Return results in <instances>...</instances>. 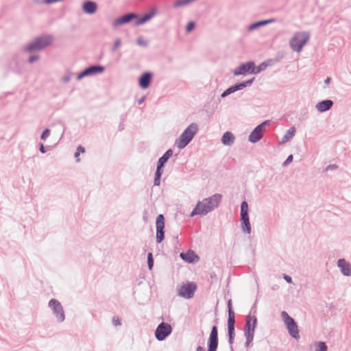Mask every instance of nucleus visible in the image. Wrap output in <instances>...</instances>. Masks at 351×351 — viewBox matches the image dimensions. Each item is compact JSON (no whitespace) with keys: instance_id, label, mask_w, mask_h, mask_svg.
Masks as SVG:
<instances>
[{"instance_id":"obj_1","label":"nucleus","mask_w":351,"mask_h":351,"mask_svg":"<svg viewBox=\"0 0 351 351\" xmlns=\"http://www.w3.org/2000/svg\"><path fill=\"white\" fill-rule=\"evenodd\" d=\"M221 195L215 193L209 197L203 199L202 201H198L195 207L191 211L190 217H193L196 215H207L218 207L221 201Z\"/></svg>"},{"instance_id":"obj_2","label":"nucleus","mask_w":351,"mask_h":351,"mask_svg":"<svg viewBox=\"0 0 351 351\" xmlns=\"http://www.w3.org/2000/svg\"><path fill=\"white\" fill-rule=\"evenodd\" d=\"M53 37L50 34H45L36 37L32 40L27 43L23 47V50L26 52L32 53L37 51H41L45 47L51 45Z\"/></svg>"},{"instance_id":"obj_3","label":"nucleus","mask_w":351,"mask_h":351,"mask_svg":"<svg viewBox=\"0 0 351 351\" xmlns=\"http://www.w3.org/2000/svg\"><path fill=\"white\" fill-rule=\"evenodd\" d=\"M198 125L191 123L176 140L175 145L179 149L186 147L198 132Z\"/></svg>"},{"instance_id":"obj_4","label":"nucleus","mask_w":351,"mask_h":351,"mask_svg":"<svg viewBox=\"0 0 351 351\" xmlns=\"http://www.w3.org/2000/svg\"><path fill=\"white\" fill-rule=\"evenodd\" d=\"M310 38V34L308 32H295L289 41V46L293 51L300 53L306 45Z\"/></svg>"},{"instance_id":"obj_5","label":"nucleus","mask_w":351,"mask_h":351,"mask_svg":"<svg viewBox=\"0 0 351 351\" xmlns=\"http://www.w3.org/2000/svg\"><path fill=\"white\" fill-rule=\"evenodd\" d=\"M48 308L54 319L58 323H62L66 319V314L62 303L57 299L52 298L48 302Z\"/></svg>"},{"instance_id":"obj_6","label":"nucleus","mask_w":351,"mask_h":351,"mask_svg":"<svg viewBox=\"0 0 351 351\" xmlns=\"http://www.w3.org/2000/svg\"><path fill=\"white\" fill-rule=\"evenodd\" d=\"M257 325V318L255 316L248 315L246 317V322L244 326V335L246 339L245 347H248L252 342Z\"/></svg>"},{"instance_id":"obj_7","label":"nucleus","mask_w":351,"mask_h":351,"mask_svg":"<svg viewBox=\"0 0 351 351\" xmlns=\"http://www.w3.org/2000/svg\"><path fill=\"white\" fill-rule=\"evenodd\" d=\"M281 317L285 325L289 335L298 340L300 338L298 326L293 319L286 311H282Z\"/></svg>"},{"instance_id":"obj_8","label":"nucleus","mask_w":351,"mask_h":351,"mask_svg":"<svg viewBox=\"0 0 351 351\" xmlns=\"http://www.w3.org/2000/svg\"><path fill=\"white\" fill-rule=\"evenodd\" d=\"M248 213L247 202L243 201L241 204V228L244 233L250 234L251 233V226Z\"/></svg>"},{"instance_id":"obj_9","label":"nucleus","mask_w":351,"mask_h":351,"mask_svg":"<svg viewBox=\"0 0 351 351\" xmlns=\"http://www.w3.org/2000/svg\"><path fill=\"white\" fill-rule=\"evenodd\" d=\"M270 123L269 120H266L257 125L250 134L248 140L252 143H256L259 141L263 136V132L265 128Z\"/></svg>"},{"instance_id":"obj_10","label":"nucleus","mask_w":351,"mask_h":351,"mask_svg":"<svg viewBox=\"0 0 351 351\" xmlns=\"http://www.w3.org/2000/svg\"><path fill=\"white\" fill-rule=\"evenodd\" d=\"M172 332L171 324L166 322H161L155 330V337L159 341L165 340Z\"/></svg>"},{"instance_id":"obj_11","label":"nucleus","mask_w":351,"mask_h":351,"mask_svg":"<svg viewBox=\"0 0 351 351\" xmlns=\"http://www.w3.org/2000/svg\"><path fill=\"white\" fill-rule=\"evenodd\" d=\"M197 286L194 282H188L180 287L178 295L185 299H191L194 296Z\"/></svg>"},{"instance_id":"obj_12","label":"nucleus","mask_w":351,"mask_h":351,"mask_svg":"<svg viewBox=\"0 0 351 351\" xmlns=\"http://www.w3.org/2000/svg\"><path fill=\"white\" fill-rule=\"evenodd\" d=\"M105 71V67L101 65H92L82 72H80L76 77L77 81L81 80L86 77H91L102 73Z\"/></svg>"},{"instance_id":"obj_13","label":"nucleus","mask_w":351,"mask_h":351,"mask_svg":"<svg viewBox=\"0 0 351 351\" xmlns=\"http://www.w3.org/2000/svg\"><path fill=\"white\" fill-rule=\"evenodd\" d=\"M254 62L252 61L243 63L239 65L238 67L235 68L233 70L232 73L235 76L253 74L252 69H254Z\"/></svg>"},{"instance_id":"obj_14","label":"nucleus","mask_w":351,"mask_h":351,"mask_svg":"<svg viewBox=\"0 0 351 351\" xmlns=\"http://www.w3.org/2000/svg\"><path fill=\"white\" fill-rule=\"evenodd\" d=\"M218 347V332L216 326H213L208 340V351H217Z\"/></svg>"},{"instance_id":"obj_15","label":"nucleus","mask_w":351,"mask_h":351,"mask_svg":"<svg viewBox=\"0 0 351 351\" xmlns=\"http://www.w3.org/2000/svg\"><path fill=\"white\" fill-rule=\"evenodd\" d=\"M138 18V15L135 13H129L115 19L112 25L114 27H117L123 24L128 23L132 19H136Z\"/></svg>"},{"instance_id":"obj_16","label":"nucleus","mask_w":351,"mask_h":351,"mask_svg":"<svg viewBox=\"0 0 351 351\" xmlns=\"http://www.w3.org/2000/svg\"><path fill=\"white\" fill-rule=\"evenodd\" d=\"M276 22V19L274 18L267 19V20H263L260 21L256 23H254L252 24H250L248 25L246 28V34H249L250 32H254L257 30L259 27L267 25L268 24Z\"/></svg>"},{"instance_id":"obj_17","label":"nucleus","mask_w":351,"mask_h":351,"mask_svg":"<svg viewBox=\"0 0 351 351\" xmlns=\"http://www.w3.org/2000/svg\"><path fill=\"white\" fill-rule=\"evenodd\" d=\"M337 265L343 276H351V264L350 263L346 261L344 258H340L337 261Z\"/></svg>"},{"instance_id":"obj_18","label":"nucleus","mask_w":351,"mask_h":351,"mask_svg":"<svg viewBox=\"0 0 351 351\" xmlns=\"http://www.w3.org/2000/svg\"><path fill=\"white\" fill-rule=\"evenodd\" d=\"M333 106V101L330 99H326L318 102L315 105V109L319 112H324L330 110Z\"/></svg>"},{"instance_id":"obj_19","label":"nucleus","mask_w":351,"mask_h":351,"mask_svg":"<svg viewBox=\"0 0 351 351\" xmlns=\"http://www.w3.org/2000/svg\"><path fill=\"white\" fill-rule=\"evenodd\" d=\"M152 73L149 72L144 73L139 78L138 84L141 88L143 89L147 88L151 82Z\"/></svg>"},{"instance_id":"obj_20","label":"nucleus","mask_w":351,"mask_h":351,"mask_svg":"<svg viewBox=\"0 0 351 351\" xmlns=\"http://www.w3.org/2000/svg\"><path fill=\"white\" fill-rule=\"evenodd\" d=\"M173 150L171 149H168L159 159L157 163V169L162 170L165 163L173 155Z\"/></svg>"},{"instance_id":"obj_21","label":"nucleus","mask_w":351,"mask_h":351,"mask_svg":"<svg viewBox=\"0 0 351 351\" xmlns=\"http://www.w3.org/2000/svg\"><path fill=\"white\" fill-rule=\"evenodd\" d=\"M97 5L94 1H87L82 5L83 11L88 14H93L97 11Z\"/></svg>"},{"instance_id":"obj_22","label":"nucleus","mask_w":351,"mask_h":351,"mask_svg":"<svg viewBox=\"0 0 351 351\" xmlns=\"http://www.w3.org/2000/svg\"><path fill=\"white\" fill-rule=\"evenodd\" d=\"M180 256L183 261L189 263H194L198 260V256L192 250H189L185 253L182 252Z\"/></svg>"},{"instance_id":"obj_23","label":"nucleus","mask_w":351,"mask_h":351,"mask_svg":"<svg viewBox=\"0 0 351 351\" xmlns=\"http://www.w3.org/2000/svg\"><path fill=\"white\" fill-rule=\"evenodd\" d=\"M156 14V10H152L149 12L146 13L143 16L136 19L135 25H141L151 20Z\"/></svg>"},{"instance_id":"obj_24","label":"nucleus","mask_w":351,"mask_h":351,"mask_svg":"<svg viewBox=\"0 0 351 351\" xmlns=\"http://www.w3.org/2000/svg\"><path fill=\"white\" fill-rule=\"evenodd\" d=\"M295 128L294 126L291 127L282 136L279 144L282 145L290 141L295 136Z\"/></svg>"},{"instance_id":"obj_25","label":"nucleus","mask_w":351,"mask_h":351,"mask_svg":"<svg viewBox=\"0 0 351 351\" xmlns=\"http://www.w3.org/2000/svg\"><path fill=\"white\" fill-rule=\"evenodd\" d=\"M234 136L231 132H226L223 133L221 142L224 145H231L234 142Z\"/></svg>"},{"instance_id":"obj_26","label":"nucleus","mask_w":351,"mask_h":351,"mask_svg":"<svg viewBox=\"0 0 351 351\" xmlns=\"http://www.w3.org/2000/svg\"><path fill=\"white\" fill-rule=\"evenodd\" d=\"M254 80V78L252 77L250 80H246V81L242 82L241 83H238V84L233 85L235 92L238 91V90H241L246 87L250 86L252 85V84L253 83Z\"/></svg>"},{"instance_id":"obj_27","label":"nucleus","mask_w":351,"mask_h":351,"mask_svg":"<svg viewBox=\"0 0 351 351\" xmlns=\"http://www.w3.org/2000/svg\"><path fill=\"white\" fill-rule=\"evenodd\" d=\"M197 0H177L173 3L174 8H180L186 7Z\"/></svg>"},{"instance_id":"obj_28","label":"nucleus","mask_w":351,"mask_h":351,"mask_svg":"<svg viewBox=\"0 0 351 351\" xmlns=\"http://www.w3.org/2000/svg\"><path fill=\"white\" fill-rule=\"evenodd\" d=\"M156 231H164L165 228V217L160 214L158 215L156 221Z\"/></svg>"},{"instance_id":"obj_29","label":"nucleus","mask_w":351,"mask_h":351,"mask_svg":"<svg viewBox=\"0 0 351 351\" xmlns=\"http://www.w3.org/2000/svg\"><path fill=\"white\" fill-rule=\"evenodd\" d=\"M73 76V72L71 71H66L65 73L62 76L60 81L64 84H67L71 80Z\"/></svg>"},{"instance_id":"obj_30","label":"nucleus","mask_w":351,"mask_h":351,"mask_svg":"<svg viewBox=\"0 0 351 351\" xmlns=\"http://www.w3.org/2000/svg\"><path fill=\"white\" fill-rule=\"evenodd\" d=\"M314 346L315 347V351H327L328 350V347L324 341L315 342Z\"/></svg>"},{"instance_id":"obj_31","label":"nucleus","mask_w":351,"mask_h":351,"mask_svg":"<svg viewBox=\"0 0 351 351\" xmlns=\"http://www.w3.org/2000/svg\"><path fill=\"white\" fill-rule=\"evenodd\" d=\"M84 152H85V148L83 146L79 145L77 147L76 152H75V154H74V157H75V161L77 162H80V155L81 154H84Z\"/></svg>"},{"instance_id":"obj_32","label":"nucleus","mask_w":351,"mask_h":351,"mask_svg":"<svg viewBox=\"0 0 351 351\" xmlns=\"http://www.w3.org/2000/svg\"><path fill=\"white\" fill-rule=\"evenodd\" d=\"M162 172H163V170H159V169H156V171L155 173L154 181V186H160V178H161Z\"/></svg>"},{"instance_id":"obj_33","label":"nucleus","mask_w":351,"mask_h":351,"mask_svg":"<svg viewBox=\"0 0 351 351\" xmlns=\"http://www.w3.org/2000/svg\"><path fill=\"white\" fill-rule=\"evenodd\" d=\"M267 67V64L265 62L261 63L257 67H255V65H254V69H252V73H253V74H258V73H261V71H264Z\"/></svg>"},{"instance_id":"obj_34","label":"nucleus","mask_w":351,"mask_h":351,"mask_svg":"<svg viewBox=\"0 0 351 351\" xmlns=\"http://www.w3.org/2000/svg\"><path fill=\"white\" fill-rule=\"evenodd\" d=\"M234 313L231 311L230 313H228V328L234 327Z\"/></svg>"},{"instance_id":"obj_35","label":"nucleus","mask_w":351,"mask_h":351,"mask_svg":"<svg viewBox=\"0 0 351 351\" xmlns=\"http://www.w3.org/2000/svg\"><path fill=\"white\" fill-rule=\"evenodd\" d=\"M228 342L230 344L233 343L234 337V327L228 328Z\"/></svg>"},{"instance_id":"obj_36","label":"nucleus","mask_w":351,"mask_h":351,"mask_svg":"<svg viewBox=\"0 0 351 351\" xmlns=\"http://www.w3.org/2000/svg\"><path fill=\"white\" fill-rule=\"evenodd\" d=\"M234 92H235V90L234 89V86H231L222 93V94L221 95V97L222 98L226 97L227 96H228L229 95H230Z\"/></svg>"},{"instance_id":"obj_37","label":"nucleus","mask_w":351,"mask_h":351,"mask_svg":"<svg viewBox=\"0 0 351 351\" xmlns=\"http://www.w3.org/2000/svg\"><path fill=\"white\" fill-rule=\"evenodd\" d=\"M165 237V231H156V242L160 243L162 241Z\"/></svg>"},{"instance_id":"obj_38","label":"nucleus","mask_w":351,"mask_h":351,"mask_svg":"<svg viewBox=\"0 0 351 351\" xmlns=\"http://www.w3.org/2000/svg\"><path fill=\"white\" fill-rule=\"evenodd\" d=\"M121 45V39L117 38L114 40L113 47L112 48V51H116Z\"/></svg>"},{"instance_id":"obj_39","label":"nucleus","mask_w":351,"mask_h":351,"mask_svg":"<svg viewBox=\"0 0 351 351\" xmlns=\"http://www.w3.org/2000/svg\"><path fill=\"white\" fill-rule=\"evenodd\" d=\"M136 43L141 47H147L148 41L145 40L143 37L140 36L136 39Z\"/></svg>"},{"instance_id":"obj_40","label":"nucleus","mask_w":351,"mask_h":351,"mask_svg":"<svg viewBox=\"0 0 351 351\" xmlns=\"http://www.w3.org/2000/svg\"><path fill=\"white\" fill-rule=\"evenodd\" d=\"M147 265L149 270H152L154 266V259L152 253H149L147 255Z\"/></svg>"},{"instance_id":"obj_41","label":"nucleus","mask_w":351,"mask_h":351,"mask_svg":"<svg viewBox=\"0 0 351 351\" xmlns=\"http://www.w3.org/2000/svg\"><path fill=\"white\" fill-rule=\"evenodd\" d=\"M59 1V0H38L36 3L38 4H52Z\"/></svg>"},{"instance_id":"obj_42","label":"nucleus","mask_w":351,"mask_h":351,"mask_svg":"<svg viewBox=\"0 0 351 351\" xmlns=\"http://www.w3.org/2000/svg\"><path fill=\"white\" fill-rule=\"evenodd\" d=\"M50 134H51V131L49 129H45L41 136H40V138L41 140L43 141H45L49 136H50Z\"/></svg>"},{"instance_id":"obj_43","label":"nucleus","mask_w":351,"mask_h":351,"mask_svg":"<svg viewBox=\"0 0 351 351\" xmlns=\"http://www.w3.org/2000/svg\"><path fill=\"white\" fill-rule=\"evenodd\" d=\"M195 24L193 21L189 22L186 26V33L191 32L195 28Z\"/></svg>"},{"instance_id":"obj_44","label":"nucleus","mask_w":351,"mask_h":351,"mask_svg":"<svg viewBox=\"0 0 351 351\" xmlns=\"http://www.w3.org/2000/svg\"><path fill=\"white\" fill-rule=\"evenodd\" d=\"M40 58L38 55H32L29 57L28 62L30 64H33L34 62L37 61Z\"/></svg>"},{"instance_id":"obj_45","label":"nucleus","mask_w":351,"mask_h":351,"mask_svg":"<svg viewBox=\"0 0 351 351\" xmlns=\"http://www.w3.org/2000/svg\"><path fill=\"white\" fill-rule=\"evenodd\" d=\"M293 156L292 155H289L287 159L285 160V161L283 162L282 164V166L283 167H287L288 166L292 161H293Z\"/></svg>"},{"instance_id":"obj_46","label":"nucleus","mask_w":351,"mask_h":351,"mask_svg":"<svg viewBox=\"0 0 351 351\" xmlns=\"http://www.w3.org/2000/svg\"><path fill=\"white\" fill-rule=\"evenodd\" d=\"M112 324L115 326H120L121 324V321L118 317H112Z\"/></svg>"},{"instance_id":"obj_47","label":"nucleus","mask_w":351,"mask_h":351,"mask_svg":"<svg viewBox=\"0 0 351 351\" xmlns=\"http://www.w3.org/2000/svg\"><path fill=\"white\" fill-rule=\"evenodd\" d=\"M283 278L288 282V283H292V278L291 276L285 274L283 276Z\"/></svg>"},{"instance_id":"obj_48","label":"nucleus","mask_w":351,"mask_h":351,"mask_svg":"<svg viewBox=\"0 0 351 351\" xmlns=\"http://www.w3.org/2000/svg\"><path fill=\"white\" fill-rule=\"evenodd\" d=\"M39 150L42 154H45L47 152L43 144L42 143L40 144Z\"/></svg>"},{"instance_id":"obj_49","label":"nucleus","mask_w":351,"mask_h":351,"mask_svg":"<svg viewBox=\"0 0 351 351\" xmlns=\"http://www.w3.org/2000/svg\"><path fill=\"white\" fill-rule=\"evenodd\" d=\"M228 313H230L231 311H233L232 306V301L230 300L228 302Z\"/></svg>"},{"instance_id":"obj_50","label":"nucleus","mask_w":351,"mask_h":351,"mask_svg":"<svg viewBox=\"0 0 351 351\" xmlns=\"http://www.w3.org/2000/svg\"><path fill=\"white\" fill-rule=\"evenodd\" d=\"M145 99H146V97H145V96H143L142 97H141V98L137 101L138 104H139V105H140V104H143V103L145 101Z\"/></svg>"},{"instance_id":"obj_51","label":"nucleus","mask_w":351,"mask_h":351,"mask_svg":"<svg viewBox=\"0 0 351 351\" xmlns=\"http://www.w3.org/2000/svg\"><path fill=\"white\" fill-rule=\"evenodd\" d=\"M337 168V166L335 165H328L326 169V171H328V170H330V169H335Z\"/></svg>"},{"instance_id":"obj_52","label":"nucleus","mask_w":351,"mask_h":351,"mask_svg":"<svg viewBox=\"0 0 351 351\" xmlns=\"http://www.w3.org/2000/svg\"><path fill=\"white\" fill-rule=\"evenodd\" d=\"M330 80H331L330 77H328L324 80V84H325V85H328V84H330Z\"/></svg>"},{"instance_id":"obj_53","label":"nucleus","mask_w":351,"mask_h":351,"mask_svg":"<svg viewBox=\"0 0 351 351\" xmlns=\"http://www.w3.org/2000/svg\"><path fill=\"white\" fill-rule=\"evenodd\" d=\"M196 351H205V350L202 346H199L197 347Z\"/></svg>"}]
</instances>
